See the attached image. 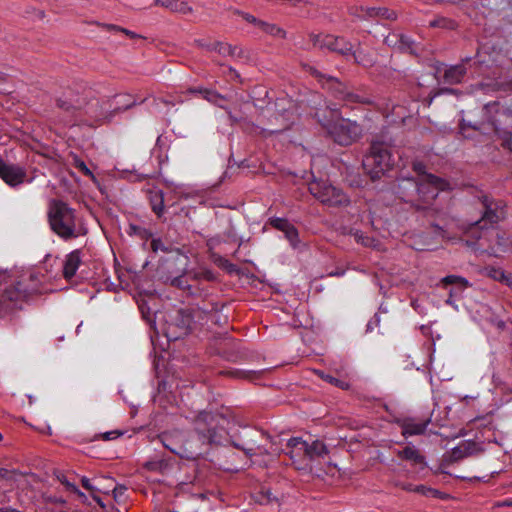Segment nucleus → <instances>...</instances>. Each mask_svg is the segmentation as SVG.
Here are the masks:
<instances>
[{
	"mask_svg": "<svg viewBox=\"0 0 512 512\" xmlns=\"http://www.w3.org/2000/svg\"><path fill=\"white\" fill-rule=\"evenodd\" d=\"M190 422L192 430L190 436L196 447L198 457L206 454L210 449L231 444L236 449L242 450L247 456L267 454V450L254 442L239 443L230 439L228 425L230 414L228 410H201L195 413Z\"/></svg>",
	"mask_w": 512,
	"mask_h": 512,
	"instance_id": "obj_1",
	"label": "nucleus"
},
{
	"mask_svg": "<svg viewBox=\"0 0 512 512\" xmlns=\"http://www.w3.org/2000/svg\"><path fill=\"white\" fill-rule=\"evenodd\" d=\"M449 188V182L433 174H425L423 178H418L416 190L417 198H414L413 207L416 211L433 220L431 226L435 232L445 237V226L449 219L448 211L432 206V202L437 198L439 191Z\"/></svg>",
	"mask_w": 512,
	"mask_h": 512,
	"instance_id": "obj_2",
	"label": "nucleus"
},
{
	"mask_svg": "<svg viewBox=\"0 0 512 512\" xmlns=\"http://www.w3.org/2000/svg\"><path fill=\"white\" fill-rule=\"evenodd\" d=\"M481 121H466L460 123V130L465 135L466 129L471 128L482 134L494 133L501 140L503 149L512 152V110L500 105L499 102L487 103L482 108Z\"/></svg>",
	"mask_w": 512,
	"mask_h": 512,
	"instance_id": "obj_3",
	"label": "nucleus"
},
{
	"mask_svg": "<svg viewBox=\"0 0 512 512\" xmlns=\"http://www.w3.org/2000/svg\"><path fill=\"white\" fill-rule=\"evenodd\" d=\"M47 220L51 231L64 241L87 234L83 219L74 208L62 200L51 199L49 201Z\"/></svg>",
	"mask_w": 512,
	"mask_h": 512,
	"instance_id": "obj_4",
	"label": "nucleus"
},
{
	"mask_svg": "<svg viewBox=\"0 0 512 512\" xmlns=\"http://www.w3.org/2000/svg\"><path fill=\"white\" fill-rule=\"evenodd\" d=\"M42 281L38 273L27 272L0 294V317H6L22 309L30 297L41 293Z\"/></svg>",
	"mask_w": 512,
	"mask_h": 512,
	"instance_id": "obj_5",
	"label": "nucleus"
},
{
	"mask_svg": "<svg viewBox=\"0 0 512 512\" xmlns=\"http://www.w3.org/2000/svg\"><path fill=\"white\" fill-rule=\"evenodd\" d=\"M315 118L330 137L342 146L352 144L362 134V127L355 121L341 118L337 109L318 110Z\"/></svg>",
	"mask_w": 512,
	"mask_h": 512,
	"instance_id": "obj_6",
	"label": "nucleus"
},
{
	"mask_svg": "<svg viewBox=\"0 0 512 512\" xmlns=\"http://www.w3.org/2000/svg\"><path fill=\"white\" fill-rule=\"evenodd\" d=\"M392 143L384 135L377 136L371 141L370 151L363 160V167L372 180L379 179L394 165Z\"/></svg>",
	"mask_w": 512,
	"mask_h": 512,
	"instance_id": "obj_7",
	"label": "nucleus"
},
{
	"mask_svg": "<svg viewBox=\"0 0 512 512\" xmlns=\"http://www.w3.org/2000/svg\"><path fill=\"white\" fill-rule=\"evenodd\" d=\"M120 111V107H113L110 99L104 101L96 98L88 101L83 99L82 105L79 106L77 121L90 127L100 126L111 122Z\"/></svg>",
	"mask_w": 512,
	"mask_h": 512,
	"instance_id": "obj_8",
	"label": "nucleus"
},
{
	"mask_svg": "<svg viewBox=\"0 0 512 512\" xmlns=\"http://www.w3.org/2000/svg\"><path fill=\"white\" fill-rule=\"evenodd\" d=\"M480 201L483 206L482 218L472 222L466 229L465 234L474 240H480L494 234L498 237V233L493 230L490 231V228H493V225L503 217V211L500 209L499 203L488 195H482Z\"/></svg>",
	"mask_w": 512,
	"mask_h": 512,
	"instance_id": "obj_9",
	"label": "nucleus"
},
{
	"mask_svg": "<svg viewBox=\"0 0 512 512\" xmlns=\"http://www.w3.org/2000/svg\"><path fill=\"white\" fill-rule=\"evenodd\" d=\"M309 72L317 78L322 86L328 89L335 98L342 100L347 104L359 103L370 105L373 103L369 96L350 91L348 87L337 78L327 76L314 67H309Z\"/></svg>",
	"mask_w": 512,
	"mask_h": 512,
	"instance_id": "obj_10",
	"label": "nucleus"
},
{
	"mask_svg": "<svg viewBox=\"0 0 512 512\" xmlns=\"http://www.w3.org/2000/svg\"><path fill=\"white\" fill-rule=\"evenodd\" d=\"M159 439L165 448L179 455L181 458L189 460L199 458L190 434L185 435V433L181 431L174 430L162 433Z\"/></svg>",
	"mask_w": 512,
	"mask_h": 512,
	"instance_id": "obj_11",
	"label": "nucleus"
},
{
	"mask_svg": "<svg viewBox=\"0 0 512 512\" xmlns=\"http://www.w3.org/2000/svg\"><path fill=\"white\" fill-rule=\"evenodd\" d=\"M309 192L321 203L328 206H347L348 196L327 180H313L309 183Z\"/></svg>",
	"mask_w": 512,
	"mask_h": 512,
	"instance_id": "obj_12",
	"label": "nucleus"
},
{
	"mask_svg": "<svg viewBox=\"0 0 512 512\" xmlns=\"http://www.w3.org/2000/svg\"><path fill=\"white\" fill-rule=\"evenodd\" d=\"M309 39L314 47L322 50L327 49L345 58L349 57L352 53L353 44L342 36L311 33Z\"/></svg>",
	"mask_w": 512,
	"mask_h": 512,
	"instance_id": "obj_13",
	"label": "nucleus"
},
{
	"mask_svg": "<svg viewBox=\"0 0 512 512\" xmlns=\"http://www.w3.org/2000/svg\"><path fill=\"white\" fill-rule=\"evenodd\" d=\"M193 323V317L188 310L180 309L167 325L166 336L169 340H177L187 335Z\"/></svg>",
	"mask_w": 512,
	"mask_h": 512,
	"instance_id": "obj_14",
	"label": "nucleus"
},
{
	"mask_svg": "<svg viewBox=\"0 0 512 512\" xmlns=\"http://www.w3.org/2000/svg\"><path fill=\"white\" fill-rule=\"evenodd\" d=\"M287 454L297 469H306L308 467L307 460V441L299 437H292L287 441Z\"/></svg>",
	"mask_w": 512,
	"mask_h": 512,
	"instance_id": "obj_15",
	"label": "nucleus"
},
{
	"mask_svg": "<svg viewBox=\"0 0 512 512\" xmlns=\"http://www.w3.org/2000/svg\"><path fill=\"white\" fill-rule=\"evenodd\" d=\"M397 424L401 428V433L404 437L422 435L425 433L428 425L431 422V418L418 419L415 417H405L398 419Z\"/></svg>",
	"mask_w": 512,
	"mask_h": 512,
	"instance_id": "obj_16",
	"label": "nucleus"
},
{
	"mask_svg": "<svg viewBox=\"0 0 512 512\" xmlns=\"http://www.w3.org/2000/svg\"><path fill=\"white\" fill-rule=\"evenodd\" d=\"M418 180L413 178H402L398 180L396 186V194L406 203H410L413 207L414 196L416 194Z\"/></svg>",
	"mask_w": 512,
	"mask_h": 512,
	"instance_id": "obj_17",
	"label": "nucleus"
},
{
	"mask_svg": "<svg viewBox=\"0 0 512 512\" xmlns=\"http://www.w3.org/2000/svg\"><path fill=\"white\" fill-rule=\"evenodd\" d=\"M188 276V270H185L181 275L171 279V285L183 291H186L191 296H202L204 289L194 285V283Z\"/></svg>",
	"mask_w": 512,
	"mask_h": 512,
	"instance_id": "obj_18",
	"label": "nucleus"
},
{
	"mask_svg": "<svg viewBox=\"0 0 512 512\" xmlns=\"http://www.w3.org/2000/svg\"><path fill=\"white\" fill-rule=\"evenodd\" d=\"M81 262V251L79 249L73 250L66 256L63 266V276L66 280L75 276Z\"/></svg>",
	"mask_w": 512,
	"mask_h": 512,
	"instance_id": "obj_19",
	"label": "nucleus"
},
{
	"mask_svg": "<svg viewBox=\"0 0 512 512\" xmlns=\"http://www.w3.org/2000/svg\"><path fill=\"white\" fill-rule=\"evenodd\" d=\"M398 457L402 460L409 461L412 465L421 470L426 467L425 457L414 446H407L403 450L398 451Z\"/></svg>",
	"mask_w": 512,
	"mask_h": 512,
	"instance_id": "obj_20",
	"label": "nucleus"
},
{
	"mask_svg": "<svg viewBox=\"0 0 512 512\" xmlns=\"http://www.w3.org/2000/svg\"><path fill=\"white\" fill-rule=\"evenodd\" d=\"M188 276H190L194 285L199 287L203 281L216 282L218 280L217 275L211 269L206 267L188 270Z\"/></svg>",
	"mask_w": 512,
	"mask_h": 512,
	"instance_id": "obj_21",
	"label": "nucleus"
},
{
	"mask_svg": "<svg viewBox=\"0 0 512 512\" xmlns=\"http://www.w3.org/2000/svg\"><path fill=\"white\" fill-rule=\"evenodd\" d=\"M150 248L154 253L161 251L164 253L175 254L178 260H181V259L186 260L187 259V257L181 253L179 248L174 247L171 243L164 242L160 238L152 239L151 243H150Z\"/></svg>",
	"mask_w": 512,
	"mask_h": 512,
	"instance_id": "obj_22",
	"label": "nucleus"
},
{
	"mask_svg": "<svg viewBox=\"0 0 512 512\" xmlns=\"http://www.w3.org/2000/svg\"><path fill=\"white\" fill-rule=\"evenodd\" d=\"M466 74V68L463 64H457L454 66H450L444 72V82L447 84H459L462 82L464 76Z\"/></svg>",
	"mask_w": 512,
	"mask_h": 512,
	"instance_id": "obj_23",
	"label": "nucleus"
},
{
	"mask_svg": "<svg viewBox=\"0 0 512 512\" xmlns=\"http://www.w3.org/2000/svg\"><path fill=\"white\" fill-rule=\"evenodd\" d=\"M361 10L367 18H380L387 20H395L397 18L395 11L386 7H361Z\"/></svg>",
	"mask_w": 512,
	"mask_h": 512,
	"instance_id": "obj_24",
	"label": "nucleus"
},
{
	"mask_svg": "<svg viewBox=\"0 0 512 512\" xmlns=\"http://www.w3.org/2000/svg\"><path fill=\"white\" fill-rule=\"evenodd\" d=\"M329 453L327 446L320 440L307 442V460L308 462L324 458Z\"/></svg>",
	"mask_w": 512,
	"mask_h": 512,
	"instance_id": "obj_25",
	"label": "nucleus"
},
{
	"mask_svg": "<svg viewBox=\"0 0 512 512\" xmlns=\"http://www.w3.org/2000/svg\"><path fill=\"white\" fill-rule=\"evenodd\" d=\"M349 57H352L355 63L364 67H372L375 63L373 55L362 49L360 45L356 49L352 48V53Z\"/></svg>",
	"mask_w": 512,
	"mask_h": 512,
	"instance_id": "obj_26",
	"label": "nucleus"
},
{
	"mask_svg": "<svg viewBox=\"0 0 512 512\" xmlns=\"http://www.w3.org/2000/svg\"><path fill=\"white\" fill-rule=\"evenodd\" d=\"M156 4L182 14H187L192 11V8L186 2L180 0H156Z\"/></svg>",
	"mask_w": 512,
	"mask_h": 512,
	"instance_id": "obj_27",
	"label": "nucleus"
},
{
	"mask_svg": "<svg viewBox=\"0 0 512 512\" xmlns=\"http://www.w3.org/2000/svg\"><path fill=\"white\" fill-rule=\"evenodd\" d=\"M384 43L391 47H397L402 50L410 47V39L403 34H389L385 37Z\"/></svg>",
	"mask_w": 512,
	"mask_h": 512,
	"instance_id": "obj_28",
	"label": "nucleus"
},
{
	"mask_svg": "<svg viewBox=\"0 0 512 512\" xmlns=\"http://www.w3.org/2000/svg\"><path fill=\"white\" fill-rule=\"evenodd\" d=\"M441 283L443 284V286H456L454 290L457 292H462L463 290L470 286V283L466 278L458 275H447L441 279Z\"/></svg>",
	"mask_w": 512,
	"mask_h": 512,
	"instance_id": "obj_29",
	"label": "nucleus"
},
{
	"mask_svg": "<svg viewBox=\"0 0 512 512\" xmlns=\"http://www.w3.org/2000/svg\"><path fill=\"white\" fill-rule=\"evenodd\" d=\"M212 261L215 265L226 271L228 274H240V269L237 265L231 263L228 259L219 254H213Z\"/></svg>",
	"mask_w": 512,
	"mask_h": 512,
	"instance_id": "obj_30",
	"label": "nucleus"
},
{
	"mask_svg": "<svg viewBox=\"0 0 512 512\" xmlns=\"http://www.w3.org/2000/svg\"><path fill=\"white\" fill-rule=\"evenodd\" d=\"M474 449V443L463 442L451 451V459L453 461H459L472 454Z\"/></svg>",
	"mask_w": 512,
	"mask_h": 512,
	"instance_id": "obj_31",
	"label": "nucleus"
},
{
	"mask_svg": "<svg viewBox=\"0 0 512 512\" xmlns=\"http://www.w3.org/2000/svg\"><path fill=\"white\" fill-rule=\"evenodd\" d=\"M150 204L153 212L158 216L161 217L164 212V197L163 192L158 191H151L150 192Z\"/></svg>",
	"mask_w": 512,
	"mask_h": 512,
	"instance_id": "obj_32",
	"label": "nucleus"
},
{
	"mask_svg": "<svg viewBox=\"0 0 512 512\" xmlns=\"http://www.w3.org/2000/svg\"><path fill=\"white\" fill-rule=\"evenodd\" d=\"M192 93H199L204 99L207 101L219 105H222V102L224 101V97L220 95L217 91L206 89V88H200V89H191Z\"/></svg>",
	"mask_w": 512,
	"mask_h": 512,
	"instance_id": "obj_33",
	"label": "nucleus"
},
{
	"mask_svg": "<svg viewBox=\"0 0 512 512\" xmlns=\"http://www.w3.org/2000/svg\"><path fill=\"white\" fill-rule=\"evenodd\" d=\"M253 498L260 505H269L273 502L278 503V498L274 496L269 489L261 488L255 492Z\"/></svg>",
	"mask_w": 512,
	"mask_h": 512,
	"instance_id": "obj_34",
	"label": "nucleus"
},
{
	"mask_svg": "<svg viewBox=\"0 0 512 512\" xmlns=\"http://www.w3.org/2000/svg\"><path fill=\"white\" fill-rule=\"evenodd\" d=\"M259 29H261L264 33L272 37L282 39L286 38V31L281 27L277 26L276 24L262 21L261 23H259Z\"/></svg>",
	"mask_w": 512,
	"mask_h": 512,
	"instance_id": "obj_35",
	"label": "nucleus"
},
{
	"mask_svg": "<svg viewBox=\"0 0 512 512\" xmlns=\"http://www.w3.org/2000/svg\"><path fill=\"white\" fill-rule=\"evenodd\" d=\"M82 105V100L77 99L76 101L68 100V99H58L57 106L66 112H70L75 116L77 120V116L79 115V106Z\"/></svg>",
	"mask_w": 512,
	"mask_h": 512,
	"instance_id": "obj_36",
	"label": "nucleus"
},
{
	"mask_svg": "<svg viewBox=\"0 0 512 512\" xmlns=\"http://www.w3.org/2000/svg\"><path fill=\"white\" fill-rule=\"evenodd\" d=\"M194 43L199 47V48H202V49H205L207 51H214V52H217L218 54L222 55V51L224 49V46H225V42H221V41H214V42H211V41H208V40H205V39H197L194 41Z\"/></svg>",
	"mask_w": 512,
	"mask_h": 512,
	"instance_id": "obj_37",
	"label": "nucleus"
},
{
	"mask_svg": "<svg viewBox=\"0 0 512 512\" xmlns=\"http://www.w3.org/2000/svg\"><path fill=\"white\" fill-rule=\"evenodd\" d=\"M115 98H118L117 105L115 107L121 108L120 113L130 109L137 104L136 99L130 94H120Z\"/></svg>",
	"mask_w": 512,
	"mask_h": 512,
	"instance_id": "obj_38",
	"label": "nucleus"
},
{
	"mask_svg": "<svg viewBox=\"0 0 512 512\" xmlns=\"http://www.w3.org/2000/svg\"><path fill=\"white\" fill-rule=\"evenodd\" d=\"M56 477H57V480L62 485L65 486L67 491L75 493L81 498H85V494L83 492H81L74 483L70 482L64 473L59 472V473H57Z\"/></svg>",
	"mask_w": 512,
	"mask_h": 512,
	"instance_id": "obj_39",
	"label": "nucleus"
},
{
	"mask_svg": "<svg viewBox=\"0 0 512 512\" xmlns=\"http://www.w3.org/2000/svg\"><path fill=\"white\" fill-rule=\"evenodd\" d=\"M490 276L493 279H495L497 281H500V282L506 284L509 287H512V274L511 273H506L502 269H495V268H493L490 271Z\"/></svg>",
	"mask_w": 512,
	"mask_h": 512,
	"instance_id": "obj_40",
	"label": "nucleus"
},
{
	"mask_svg": "<svg viewBox=\"0 0 512 512\" xmlns=\"http://www.w3.org/2000/svg\"><path fill=\"white\" fill-rule=\"evenodd\" d=\"M430 26L443 28L448 30H454L457 27L456 21L446 17H437L430 22Z\"/></svg>",
	"mask_w": 512,
	"mask_h": 512,
	"instance_id": "obj_41",
	"label": "nucleus"
},
{
	"mask_svg": "<svg viewBox=\"0 0 512 512\" xmlns=\"http://www.w3.org/2000/svg\"><path fill=\"white\" fill-rule=\"evenodd\" d=\"M222 56H229L232 58H244L245 51L241 47L225 43L224 49L222 51Z\"/></svg>",
	"mask_w": 512,
	"mask_h": 512,
	"instance_id": "obj_42",
	"label": "nucleus"
},
{
	"mask_svg": "<svg viewBox=\"0 0 512 512\" xmlns=\"http://www.w3.org/2000/svg\"><path fill=\"white\" fill-rule=\"evenodd\" d=\"M318 375L320 378H322L324 381L336 386V387H339L341 389H348L349 388V384L346 383L345 381L343 380H340L338 378H335L333 377L332 375H329V374H325L324 372H318Z\"/></svg>",
	"mask_w": 512,
	"mask_h": 512,
	"instance_id": "obj_43",
	"label": "nucleus"
},
{
	"mask_svg": "<svg viewBox=\"0 0 512 512\" xmlns=\"http://www.w3.org/2000/svg\"><path fill=\"white\" fill-rule=\"evenodd\" d=\"M286 239L290 242V244L293 247H296V245L299 242V235L297 229L294 227V225L290 224V226L287 227V229L284 231Z\"/></svg>",
	"mask_w": 512,
	"mask_h": 512,
	"instance_id": "obj_44",
	"label": "nucleus"
},
{
	"mask_svg": "<svg viewBox=\"0 0 512 512\" xmlns=\"http://www.w3.org/2000/svg\"><path fill=\"white\" fill-rule=\"evenodd\" d=\"M270 224L277 230L284 232L288 226H290V222L283 218H272L270 220Z\"/></svg>",
	"mask_w": 512,
	"mask_h": 512,
	"instance_id": "obj_45",
	"label": "nucleus"
},
{
	"mask_svg": "<svg viewBox=\"0 0 512 512\" xmlns=\"http://www.w3.org/2000/svg\"><path fill=\"white\" fill-rule=\"evenodd\" d=\"M106 28L108 30H113V31H119V32H122L124 33L126 36L132 38V39H135V38H141L140 35L136 34L135 32L133 31H130L126 28H122V27H119V26H116V25H112V24H107L106 25Z\"/></svg>",
	"mask_w": 512,
	"mask_h": 512,
	"instance_id": "obj_46",
	"label": "nucleus"
},
{
	"mask_svg": "<svg viewBox=\"0 0 512 512\" xmlns=\"http://www.w3.org/2000/svg\"><path fill=\"white\" fill-rule=\"evenodd\" d=\"M167 467V463L164 461H150L147 462L146 468L151 471L163 472V470Z\"/></svg>",
	"mask_w": 512,
	"mask_h": 512,
	"instance_id": "obj_47",
	"label": "nucleus"
},
{
	"mask_svg": "<svg viewBox=\"0 0 512 512\" xmlns=\"http://www.w3.org/2000/svg\"><path fill=\"white\" fill-rule=\"evenodd\" d=\"M413 492L425 495V496H435L437 494V490L426 487L424 485H417L413 488Z\"/></svg>",
	"mask_w": 512,
	"mask_h": 512,
	"instance_id": "obj_48",
	"label": "nucleus"
},
{
	"mask_svg": "<svg viewBox=\"0 0 512 512\" xmlns=\"http://www.w3.org/2000/svg\"><path fill=\"white\" fill-rule=\"evenodd\" d=\"M123 434H124L123 431L113 430V431L105 432V433L101 434L99 437L104 441H110V440L117 439L118 437L122 436Z\"/></svg>",
	"mask_w": 512,
	"mask_h": 512,
	"instance_id": "obj_49",
	"label": "nucleus"
},
{
	"mask_svg": "<svg viewBox=\"0 0 512 512\" xmlns=\"http://www.w3.org/2000/svg\"><path fill=\"white\" fill-rule=\"evenodd\" d=\"M235 13L242 16L245 21H247L251 24H254L257 27H259V23L262 22V20L257 19L255 16H253L249 13H245V12H242L239 10H236Z\"/></svg>",
	"mask_w": 512,
	"mask_h": 512,
	"instance_id": "obj_50",
	"label": "nucleus"
},
{
	"mask_svg": "<svg viewBox=\"0 0 512 512\" xmlns=\"http://www.w3.org/2000/svg\"><path fill=\"white\" fill-rule=\"evenodd\" d=\"M15 475H16V471L15 470H9V469H6V468H0V478H2L4 480L12 481V480H14Z\"/></svg>",
	"mask_w": 512,
	"mask_h": 512,
	"instance_id": "obj_51",
	"label": "nucleus"
},
{
	"mask_svg": "<svg viewBox=\"0 0 512 512\" xmlns=\"http://www.w3.org/2000/svg\"><path fill=\"white\" fill-rule=\"evenodd\" d=\"M413 170L419 175V178H423L426 173L425 165L421 162L413 163Z\"/></svg>",
	"mask_w": 512,
	"mask_h": 512,
	"instance_id": "obj_52",
	"label": "nucleus"
},
{
	"mask_svg": "<svg viewBox=\"0 0 512 512\" xmlns=\"http://www.w3.org/2000/svg\"><path fill=\"white\" fill-rule=\"evenodd\" d=\"M81 482H82V486H83L86 490H88V491H92V490H93V486L91 485L90 480H89L88 478L83 477V478H82V480H81Z\"/></svg>",
	"mask_w": 512,
	"mask_h": 512,
	"instance_id": "obj_53",
	"label": "nucleus"
},
{
	"mask_svg": "<svg viewBox=\"0 0 512 512\" xmlns=\"http://www.w3.org/2000/svg\"><path fill=\"white\" fill-rule=\"evenodd\" d=\"M456 294H457V291H455L454 289H451V290L449 291V297H448V299L446 300V304L453 306V305H454L453 297H454V295H456Z\"/></svg>",
	"mask_w": 512,
	"mask_h": 512,
	"instance_id": "obj_54",
	"label": "nucleus"
},
{
	"mask_svg": "<svg viewBox=\"0 0 512 512\" xmlns=\"http://www.w3.org/2000/svg\"><path fill=\"white\" fill-rule=\"evenodd\" d=\"M477 63L479 64H483L486 62L485 59H482V49L481 50H478L477 54H476V61Z\"/></svg>",
	"mask_w": 512,
	"mask_h": 512,
	"instance_id": "obj_55",
	"label": "nucleus"
},
{
	"mask_svg": "<svg viewBox=\"0 0 512 512\" xmlns=\"http://www.w3.org/2000/svg\"><path fill=\"white\" fill-rule=\"evenodd\" d=\"M124 490H125V487H123V486L115 487L113 490L114 496L117 497V495H121Z\"/></svg>",
	"mask_w": 512,
	"mask_h": 512,
	"instance_id": "obj_56",
	"label": "nucleus"
},
{
	"mask_svg": "<svg viewBox=\"0 0 512 512\" xmlns=\"http://www.w3.org/2000/svg\"><path fill=\"white\" fill-rule=\"evenodd\" d=\"M79 168L86 174V175H89L91 174V171L87 168V166L85 165L84 162H81V164L79 165Z\"/></svg>",
	"mask_w": 512,
	"mask_h": 512,
	"instance_id": "obj_57",
	"label": "nucleus"
},
{
	"mask_svg": "<svg viewBox=\"0 0 512 512\" xmlns=\"http://www.w3.org/2000/svg\"><path fill=\"white\" fill-rule=\"evenodd\" d=\"M414 487H415V485L410 484V483H409V484H403V485H401V488H402L403 490L410 491V492H413V488H414Z\"/></svg>",
	"mask_w": 512,
	"mask_h": 512,
	"instance_id": "obj_58",
	"label": "nucleus"
},
{
	"mask_svg": "<svg viewBox=\"0 0 512 512\" xmlns=\"http://www.w3.org/2000/svg\"><path fill=\"white\" fill-rule=\"evenodd\" d=\"M51 501H52L53 503H58V504H61V505H63V504H65V503H66V501H65L64 499H62V498H57V497L51 498Z\"/></svg>",
	"mask_w": 512,
	"mask_h": 512,
	"instance_id": "obj_59",
	"label": "nucleus"
},
{
	"mask_svg": "<svg viewBox=\"0 0 512 512\" xmlns=\"http://www.w3.org/2000/svg\"><path fill=\"white\" fill-rule=\"evenodd\" d=\"M6 279V273L0 270V284Z\"/></svg>",
	"mask_w": 512,
	"mask_h": 512,
	"instance_id": "obj_60",
	"label": "nucleus"
},
{
	"mask_svg": "<svg viewBox=\"0 0 512 512\" xmlns=\"http://www.w3.org/2000/svg\"><path fill=\"white\" fill-rule=\"evenodd\" d=\"M343 274H344L343 271L342 272L336 271V272L330 273L331 276H341Z\"/></svg>",
	"mask_w": 512,
	"mask_h": 512,
	"instance_id": "obj_61",
	"label": "nucleus"
},
{
	"mask_svg": "<svg viewBox=\"0 0 512 512\" xmlns=\"http://www.w3.org/2000/svg\"><path fill=\"white\" fill-rule=\"evenodd\" d=\"M505 505H506V506H512V502H511V501H506V502H505Z\"/></svg>",
	"mask_w": 512,
	"mask_h": 512,
	"instance_id": "obj_62",
	"label": "nucleus"
},
{
	"mask_svg": "<svg viewBox=\"0 0 512 512\" xmlns=\"http://www.w3.org/2000/svg\"><path fill=\"white\" fill-rule=\"evenodd\" d=\"M161 142V137H158L157 138V144H159Z\"/></svg>",
	"mask_w": 512,
	"mask_h": 512,
	"instance_id": "obj_63",
	"label": "nucleus"
},
{
	"mask_svg": "<svg viewBox=\"0 0 512 512\" xmlns=\"http://www.w3.org/2000/svg\"><path fill=\"white\" fill-rule=\"evenodd\" d=\"M466 243L469 245L473 244V242L470 243L469 240H466Z\"/></svg>",
	"mask_w": 512,
	"mask_h": 512,
	"instance_id": "obj_64",
	"label": "nucleus"
}]
</instances>
